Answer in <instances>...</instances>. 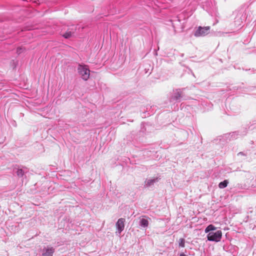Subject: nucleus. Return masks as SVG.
Returning <instances> with one entry per match:
<instances>
[{"label":"nucleus","instance_id":"nucleus-5","mask_svg":"<svg viewBox=\"0 0 256 256\" xmlns=\"http://www.w3.org/2000/svg\"><path fill=\"white\" fill-rule=\"evenodd\" d=\"M54 250L52 248H48L46 250V252L42 254V255L45 256H52Z\"/></svg>","mask_w":256,"mask_h":256},{"label":"nucleus","instance_id":"nucleus-6","mask_svg":"<svg viewBox=\"0 0 256 256\" xmlns=\"http://www.w3.org/2000/svg\"><path fill=\"white\" fill-rule=\"evenodd\" d=\"M216 230V228L212 224L209 225L205 230L206 233L211 232L210 231L214 230Z\"/></svg>","mask_w":256,"mask_h":256},{"label":"nucleus","instance_id":"nucleus-4","mask_svg":"<svg viewBox=\"0 0 256 256\" xmlns=\"http://www.w3.org/2000/svg\"><path fill=\"white\" fill-rule=\"evenodd\" d=\"M124 222L125 219L123 218H120L118 220V222L116 223V228L119 234H120L124 229Z\"/></svg>","mask_w":256,"mask_h":256},{"label":"nucleus","instance_id":"nucleus-13","mask_svg":"<svg viewBox=\"0 0 256 256\" xmlns=\"http://www.w3.org/2000/svg\"><path fill=\"white\" fill-rule=\"evenodd\" d=\"M180 256H186L184 254L182 253L180 254Z\"/></svg>","mask_w":256,"mask_h":256},{"label":"nucleus","instance_id":"nucleus-1","mask_svg":"<svg viewBox=\"0 0 256 256\" xmlns=\"http://www.w3.org/2000/svg\"><path fill=\"white\" fill-rule=\"evenodd\" d=\"M222 236V232L220 230H218L216 232H210L208 236V240L210 241L219 242Z\"/></svg>","mask_w":256,"mask_h":256},{"label":"nucleus","instance_id":"nucleus-14","mask_svg":"<svg viewBox=\"0 0 256 256\" xmlns=\"http://www.w3.org/2000/svg\"><path fill=\"white\" fill-rule=\"evenodd\" d=\"M22 50V48H18V52H20V50Z\"/></svg>","mask_w":256,"mask_h":256},{"label":"nucleus","instance_id":"nucleus-3","mask_svg":"<svg viewBox=\"0 0 256 256\" xmlns=\"http://www.w3.org/2000/svg\"><path fill=\"white\" fill-rule=\"evenodd\" d=\"M210 28V26H208L204 27L199 26L196 31L194 36L196 37L205 36L208 34Z\"/></svg>","mask_w":256,"mask_h":256},{"label":"nucleus","instance_id":"nucleus-10","mask_svg":"<svg viewBox=\"0 0 256 256\" xmlns=\"http://www.w3.org/2000/svg\"><path fill=\"white\" fill-rule=\"evenodd\" d=\"M72 33L71 32H66L63 34V36L66 38H69L72 36Z\"/></svg>","mask_w":256,"mask_h":256},{"label":"nucleus","instance_id":"nucleus-9","mask_svg":"<svg viewBox=\"0 0 256 256\" xmlns=\"http://www.w3.org/2000/svg\"><path fill=\"white\" fill-rule=\"evenodd\" d=\"M179 246H181V247H184V246H185V241H184V238H180L179 240Z\"/></svg>","mask_w":256,"mask_h":256},{"label":"nucleus","instance_id":"nucleus-7","mask_svg":"<svg viewBox=\"0 0 256 256\" xmlns=\"http://www.w3.org/2000/svg\"><path fill=\"white\" fill-rule=\"evenodd\" d=\"M228 184V182L227 180H224V181L220 182L218 186L220 188H226Z\"/></svg>","mask_w":256,"mask_h":256},{"label":"nucleus","instance_id":"nucleus-11","mask_svg":"<svg viewBox=\"0 0 256 256\" xmlns=\"http://www.w3.org/2000/svg\"><path fill=\"white\" fill-rule=\"evenodd\" d=\"M156 180H155V179H151V180H148V181L147 182V183H146V186H150L152 184L156 181Z\"/></svg>","mask_w":256,"mask_h":256},{"label":"nucleus","instance_id":"nucleus-8","mask_svg":"<svg viewBox=\"0 0 256 256\" xmlns=\"http://www.w3.org/2000/svg\"><path fill=\"white\" fill-rule=\"evenodd\" d=\"M140 225L144 227H146L148 225V222L146 219L142 218L140 220Z\"/></svg>","mask_w":256,"mask_h":256},{"label":"nucleus","instance_id":"nucleus-2","mask_svg":"<svg viewBox=\"0 0 256 256\" xmlns=\"http://www.w3.org/2000/svg\"><path fill=\"white\" fill-rule=\"evenodd\" d=\"M78 71L84 80H86L89 78L90 70L86 66L80 65Z\"/></svg>","mask_w":256,"mask_h":256},{"label":"nucleus","instance_id":"nucleus-12","mask_svg":"<svg viewBox=\"0 0 256 256\" xmlns=\"http://www.w3.org/2000/svg\"><path fill=\"white\" fill-rule=\"evenodd\" d=\"M24 172L22 170V169H18V170H17V174L18 176H22L24 175Z\"/></svg>","mask_w":256,"mask_h":256}]
</instances>
